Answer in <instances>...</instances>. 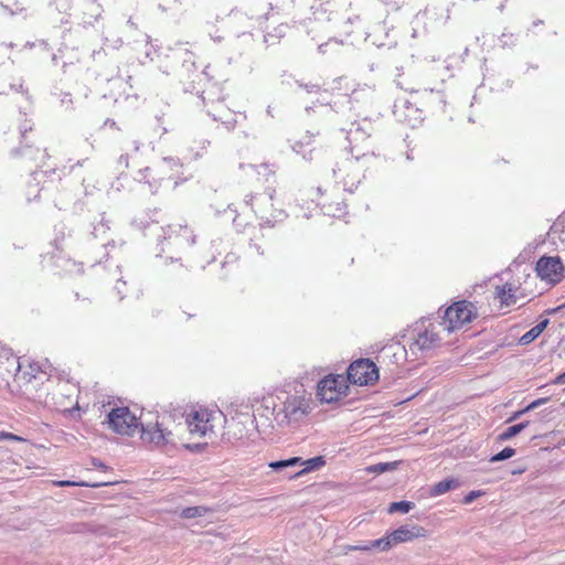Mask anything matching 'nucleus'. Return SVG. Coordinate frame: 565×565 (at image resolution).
Instances as JSON below:
<instances>
[{
	"mask_svg": "<svg viewBox=\"0 0 565 565\" xmlns=\"http://www.w3.org/2000/svg\"><path fill=\"white\" fill-rule=\"evenodd\" d=\"M107 424L115 433L128 436L134 435L141 426V439L156 446L168 444L172 436L163 420L140 424L139 418L128 407L113 408L107 416Z\"/></svg>",
	"mask_w": 565,
	"mask_h": 565,
	"instance_id": "1",
	"label": "nucleus"
},
{
	"mask_svg": "<svg viewBox=\"0 0 565 565\" xmlns=\"http://www.w3.org/2000/svg\"><path fill=\"white\" fill-rule=\"evenodd\" d=\"M278 404L274 405V418L279 426L302 422L313 409V399L303 387L294 392H282L277 396Z\"/></svg>",
	"mask_w": 565,
	"mask_h": 565,
	"instance_id": "2",
	"label": "nucleus"
},
{
	"mask_svg": "<svg viewBox=\"0 0 565 565\" xmlns=\"http://www.w3.org/2000/svg\"><path fill=\"white\" fill-rule=\"evenodd\" d=\"M225 418L221 411L195 407L186 414V425L189 433L193 437H207L216 436L215 428L224 423Z\"/></svg>",
	"mask_w": 565,
	"mask_h": 565,
	"instance_id": "3",
	"label": "nucleus"
},
{
	"mask_svg": "<svg viewBox=\"0 0 565 565\" xmlns=\"http://www.w3.org/2000/svg\"><path fill=\"white\" fill-rule=\"evenodd\" d=\"M427 531L418 525H403L390 533L388 535L379 540L371 541L369 544L353 546L352 550L370 551L380 550L387 551L398 543L409 542L415 539L426 537Z\"/></svg>",
	"mask_w": 565,
	"mask_h": 565,
	"instance_id": "4",
	"label": "nucleus"
},
{
	"mask_svg": "<svg viewBox=\"0 0 565 565\" xmlns=\"http://www.w3.org/2000/svg\"><path fill=\"white\" fill-rule=\"evenodd\" d=\"M440 329H443L440 322H431L428 319L416 322L412 330L411 350L413 352H424L439 347L441 342Z\"/></svg>",
	"mask_w": 565,
	"mask_h": 565,
	"instance_id": "5",
	"label": "nucleus"
},
{
	"mask_svg": "<svg viewBox=\"0 0 565 565\" xmlns=\"http://www.w3.org/2000/svg\"><path fill=\"white\" fill-rule=\"evenodd\" d=\"M476 308L466 300L458 301L446 309L441 323L443 330L452 332L470 323L476 317Z\"/></svg>",
	"mask_w": 565,
	"mask_h": 565,
	"instance_id": "6",
	"label": "nucleus"
},
{
	"mask_svg": "<svg viewBox=\"0 0 565 565\" xmlns=\"http://www.w3.org/2000/svg\"><path fill=\"white\" fill-rule=\"evenodd\" d=\"M361 160H365V156H363L362 158H345L342 162L338 164L337 169L332 170L333 175L335 178H339L340 181L342 182L344 190L352 192L361 182L363 169Z\"/></svg>",
	"mask_w": 565,
	"mask_h": 565,
	"instance_id": "7",
	"label": "nucleus"
},
{
	"mask_svg": "<svg viewBox=\"0 0 565 565\" xmlns=\"http://www.w3.org/2000/svg\"><path fill=\"white\" fill-rule=\"evenodd\" d=\"M348 390L349 385L343 375L330 374L318 383L317 396L323 403H332L347 396Z\"/></svg>",
	"mask_w": 565,
	"mask_h": 565,
	"instance_id": "8",
	"label": "nucleus"
},
{
	"mask_svg": "<svg viewBox=\"0 0 565 565\" xmlns=\"http://www.w3.org/2000/svg\"><path fill=\"white\" fill-rule=\"evenodd\" d=\"M347 382L356 385H372L379 380V370L369 359H360L352 362L348 369Z\"/></svg>",
	"mask_w": 565,
	"mask_h": 565,
	"instance_id": "9",
	"label": "nucleus"
},
{
	"mask_svg": "<svg viewBox=\"0 0 565 565\" xmlns=\"http://www.w3.org/2000/svg\"><path fill=\"white\" fill-rule=\"evenodd\" d=\"M250 205L255 213L267 223H276L286 217L284 210L274 206V192L252 196Z\"/></svg>",
	"mask_w": 565,
	"mask_h": 565,
	"instance_id": "10",
	"label": "nucleus"
},
{
	"mask_svg": "<svg viewBox=\"0 0 565 565\" xmlns=\"http://www.w3.org/2000/svg\"><path fill=\"white\" fill-rule=\"evenodd\" d=\"M542 280L551 285L558 282L563 276L564 267L558 257H541L535 267Z\"/></svg>",
	"mask_w": 565,
	"mask_h": 565,
	"instance_id": "11",
	"label": "nucleus"
},
{
	"mask_svg": "<svg viewBox=\"0 0 565 565\" xmlns=\"http://www.w3.org/2000/svg\"><path fill=\"white\" fill-rule=\"evenodd\" d=\"M163 239L168 245H174L177 247L190 246L195 243L192 232L182 225H169L163 230Z\"/></svg>",
	"mask_w": 565,
	"mask_h": 565,
	"instance_id": "12",
	"label": "nucleus"
},
{
	"mask_svg": "<svg viewBox=\"0 0 565 565\" xmlns=\"http://www.w3.org/2000/svg\"><path fill=\"white\" fill-rule=\"evenodd\" d=\"M515 288L511 284H504L495 289V296L500 300L502 306H512L516 302Z\"/></svg>",
	"mask_w": 565,
	"mask_h": 565,
	"instance_id": "13",
	"label": "nucleus"
},
{
	"mask_svg": "<svg viewBox=\"0 0 565 565\" xmlns=\"http://www.w3.org/2000/svg\"><path fill=\"white\" fill-rule=\"evenodd\" d=\"M324 465H326V460L322 456L313 457L308 460L301 459V462L299 463V466H302L303 468L300 471H298L297 473L290 476V478L291 479L298 478L308 472L318 470V469L322 468Z\"/></svg>",
	"mask_w": 565,
	"mask_h": 565,
	"instance_id": "14",
	"label": "nucleus"
},
{
	"mask_svg": "<svg viewBox=\"0 0 565 565\" xmlns=\"http://www.w3.org/2000/svg\"><path fill=\"white\" fill-rule=\"evenodd\" d=\"M254 422L255 418L249 415L239 416L232 425L234 437L237 439L246 437L247 434L244 433V429H246L247 426L254 427Z\"/></svg>",
	"mask_w": 565,
	"mask_h": 565,
	"instance_id": "15",
	"label": "nucleus"
},
{
	"mask_svg": "<svg viewBox=\"0 0 565 565\" xmlns=\"http://www.w3.org/2000/svg\"><path fill=\"white\" fill-rule=\"evenodd\" d=\"M548 323H550L548 319H544L541 322H539L536 326L531 328L527 332H525L520 338V343L522 345H526V344H530L531 342H533L546 329Z\"/></svg>",
	"mask_w": 565,
	"mask_h": 565,
	"instance_id": "16",
	"label": "nucleus"
},
{
	"mask_svg": "<svg viewBox=\"0 0 565 565\" xmlns=\"http://www.w3.org/2000/svg\"><path fill=\"white\" fill-rule=\"evenodd\" d=\"M458 486V481L455 479H445L434 484L430 489V495L438 497L441 495L451 489H455Z\"/></svg>",
	"mask_w": 565,
	"mask_h": 565,
	"instance_id": "17",
	"label": "nucleus"
},
{
	"mask_svg": "<svg viewBox=\"0 0 565 565\" xmlns=\"http://www.w3.org/2000/svg\"><path fill=\"white\" fill-rule=\"evenodd\" d=\"M300 462V457H291L285 460L270 461L268 463V467L271 468L274 471H282L287 468L298 467Z\"/></svg>",
	"mask_w": 565,
	"mask_h": 565,
	"instance_id": "18",
	"label": "nucleus"
},
{
	"mask_svg": "<svg viewBox=\"0 0 565 565\" xmlns=\"http://www.w3.org/2000/svg\"><path fill=\"white\" fill-rule=\"evenodd\" d=\"M311 138H312V136H306V137L303 138V140H302V139H301V140H296V141L294 142V145L291 146V147H292V150H294L295 152H297V153H301L302 158H303L305 160H309V161L313 159L312 153H313L315 149H311V150L307 153L306 151H303V147H305V146H308V145L310 143Z\"/></svg>",
	"mask_w": 565,
	"mask_h": 565,
	"instance_id": "19",
	"label": "nucleus"
},
{
	"mask_svg": "<svg viewBox=\"0 0 565 565\" xmlns=\"http://www.w3.org/2000/svg\"><path fill=\"white\" fill-rule=\"evenodd\" d=\"M397 465H398L397 461L380 462V463H376V465L369 466L365 470L369 473H377V475H380V473H384L386 471L395 470Z\"/></svg>",
	"mask_w": 565,
	"mask_h": 565,
	"instance_id": "20",
	"label": "nucleus"
},
{
	"mask_svg": "<svg viewBox=\"0 0 565 565\" xmlns=\"http://www.w3.org/2000/svg\"><path fill=\"white\" fill-rule=\"evenodd\" d=\"M67 386V384H64L62 386H60L57 388L56 392H54L52 394V397H51V401H49V398H45L44 403L47 405V404H53L54 406H56L57 408H64V409H68V404H66L63 399H62V391L63 388Z\"/></svg>",
	"mask_w": 565,
	"mask_h": 565,
	"instance_id": "21",
	"label": "nucleus"
},
{
	"mask_svg": "<svg viewBox=\"0 0 565 565\" xmlns=\"http://www.w3.org/2000/svg\"><path fill=\"white\" fill-rule=\"evenodd\" d=\"M529 422H525V423H520V424H516V425H512L510 427H508L500 436V438L502 440H508L512 437H514L515 435L520 434L526 426H527Z\"/></svg>",
	"mask_w": 565,
	"mask_h": 565,
	"instance_id": "22",
	"label": "nucleus"
},
{
	"mask_svg": "<svg viewBox=\"0 0 565 565\" xmlns=\"http://www.w3.org/2000/svg\"><path fill=\"white\" fill-rule=\"evenodd\" d=\"M207 512L205 507H190L181 512V516L185 519H194L204 515Z\"/></svg>",
	"mask_w": 565,
	"mask_h": 565,
	"instance_id": "23",
	"label": "nucleus"
},
{
	"mask_svg": "<svg viewBox=\"0 0 565 565\" xmlns=\"http://www.w3.org/2000/svg\"><path fill=\"white\" fill-rule=\"evenodd\" d=\"M413 508H414V503L413 502H409V501H398V502H393L390 505L388 512L390 513H394V512L407 513Z\"/></svg>",
	"mask_w": 565,
	"mask_h": 565,
	"instance_id": "24",
	"label": "nucleus"
},
{
	"mask_svg": "<svg viewBox=\"0 0 565 565\" xmlns=\"http://www.w3.org/2000/svg\"><path fill=\"white\" fill-rule=\"evenodd\" d=\"M514 454H515V449L507 447V448L502 449L500 452H498L497 455L492 456L490 461L491 462L502 461V460L511 458L512 456H514Z\"/></svg>",
	"mask_w": 565,
	"mask_h": 565,
	"instance_id": "25",
	"label": "nucleus"
},
{
	"mask_svg": "<svg viewBox=\"0 0 565 565\" xmlns=\"http://www.w3.org/2000/svg\"><path fill=\"white\" fill-rule=\"evenodd\" d=\"M547 401V398H540V399H536L534 402H532L523 411H520V412H516L511 418L510 420H514L516 419L521 414L525 413V412H529L531 409H534L536 407H539L540 405L544 404L545 402Z\"/></svg>",
	"mask_w": 565,
	"mask_h": 565,
	"instance_id": "26",
	"label": "nucleus"
},
{
	"mask_svg": "<svg viewBox=\"0 0 565 565\" xmlns=\"http://www.w3.org/2000/svg\"><path fill=\"white\" fill-rule=\"evenodd\" d=\"M56 484L58 487H71V486H79V487H98V486H102V484H108V482H104V483H96V484H89L87 482H74V481H68V480H62V481H57Z\"/></svg>",
	"mask_w": 565,
	"mask_h": 565,
	"instance_id": "27",
	"label": "nucleus"
},
{
	"mask_svg": "<svg viewBox=\"0 0 565 565\" xmlns=\"http://www.w3.org/2000/svg\"><path fill=\"white\" fill-rule=\"evenodd\" d=\"M180 164L178 163V161L173 160V159H168V158H164L162 160V162L159 164L158 169L160 171H166L167 169H173V168H178Z\"/></svg>",
	"mask_w": 565,
	"mask_h": 565,
	"instance_id": "28",
	"label": "nucleus"
},
{
	"mask_svg": "<svg viewBox=\"0 0 565 565\" xmlns=\"http://www.w3.org/2000/svg\"><path fill=\"white\" fill-rule=\"evenodd\" d=\"M479 495H480V492H478V491H471V492H469V493L465 497L463 502H465L466 504H469V503H471L475 499H477Z\"/></svg>",
	"mask_w": 565,
	"mask_h": 565,
	"instance_id": "29",
	"label": "nucleus"
},
{
	"mask_svg": "<svg viewBox=\"0 0 565 565\" xmlns=\"http://www.w3.org/2000/svg\"><path fill=\"white\" fill-rule=\"evenodd\" d=\"M552 383H553V384H555V385H563V384H565V372H564V373H562V374H559V375H557V376L553 380V382H552Z\"/></svg>",
	"mask_w": 565,
	"mask_h": 565,
	"instance_id": "30",
	"label": "nucleus"
},
{
	"mask_svg": "<svg viewBox=\"0 0 565 565\" xmlns=\"http://www.w3.org/2000/svg\"><path fill=\"white\" fill-rule=\"evenodd\" d=\"M3 437L6 439H9V440H22L21 437L17 436V435H13V434H10V433L3 434Z\"/></svg>",
	"mask_w": 565,
	"mask_h": 565,
	"instance_id": "31",
	"label": "nucleus"
},
{
	"mask_svg": "<svg viewBox=\"0 0 565 565\" xmlns=\"http://www.w3.org/2000/svg\"><path fill=\"white\" fill-rule=\"evenodd\" d=\"M126 282L125 281H121V280H118L116 286H115V289L117 290V292L120 295L122 292V287H125Z\"/></svg>",
	"mask_w": 565,
	"mask_h": 565,
	"instance_id": "32",
	"label": "nucleus"
},
{
	"mask_svg": "<svg viewBox=\"0 0 565 565\" xmlns=\"http://www.w3.org/2000/svg\"><path fill=\"white\" fill-rule=\"evenodd\" d=\"M92 463H93L94 467H96L98 469L106 468L105 465L100 460H98V459H93Z\"/></svg>",
	"mask_w": 565,
	"mask_h": 565,
	"instance_id": "33",
	"label": "nucleus"
},
{
	"mask_svg": "<svg viewBox=\"0 0 565 565\" xmlns=\"http://www.w3.org/2000/svg\"><path fill=\"white\" fill-rule=\"evenodd\" d=\"M145 172H146V174L143 178L147 179L148 177H150L152 170L150 168H146Z\"/></svg>",
	"mask_w": 565,
	"mask_h": 565,
	"instance_id": "34",
	"label": "nucleus"
},
{
	"mask_svg": "<svg viewBox=\"0 0 565 565\" xmlns=\"http://www.w3.org/2000/svg\"><path fill=\"white\" fill-rule=\"evenodd\" d=\"M147 182L149 183L150 191L154 192V189L157 188V184H152L149 180H147Z\"/></svg>",
	"mask_w": 565,
	"mask_h": 565,
	"instance_id": "35",
	"label": "nucleus"
},
{
	"mask_svg": "<svg viewBox=\"0 0 565 565\" xmlns=\"http://www.w3.org/2000/svg\"><path fill=\"white\" fill-rule=\"evenodd\" d=\"M134 146H135V150L138 151L139 150V142L138 141H135L134 142Z\"/></svg>",
	"mask_w": 565,
	"mask_h": 565,
	"instance_id": "36",
	"label": "nucleus"
},
{
	"mask_svg": "<svg viewBox=\"0 0 565 565\" xmlns=\"http://www.w3.org/2000/svg\"><path fill=\"white\" fill-rule=\"evenodd\" d=\"M394 349H395V345H391V347L386 348L385 350H386V351H390V352H393V351H394Z\"/></svg>",
	"mask_w": 565,
	"mask_h": 565,
	"instance_id": "37",
	"label": "nucleus"
},
{
	"mask_svg": "<svg viewBox=\"0 0 565 565\" xmlns=\"http://www.w3.org/2000/svg\"><path fill=\"white\" fill-rule=\"evenodd\" d=\"M559 308H561V307H558V308H554V309L550 310V311H548V313L556 312Z\"/></svg>",
	"mask_w": 565,
	"mask_h": 565,
	"instance_id": "38",
	"label": "nucleus"
},
{
	"mask_svg": "<svg viewBox=\"0 0 565 565\" xmlns=\"http://www.w3.org/2000/svg\"><path fill=\"white\" fill-rule=\"evenodd\" d=\"M9 13L13 15V14L18 13V11L9 10Z\"/></svg>",
	"mask_w": 565,
	"mask_h": 565,
	"instance_id": "39",
	"label": "nucleus"
},
{
	"mask_svg": "<svg viewBox=\"0 0 565 565\" xmlns=\"http://www.w3.org/2000/svg\"><path fill=\"white\" fill-rule=\"evenodd\" d=\"M120 160H125V162L127 163V158H125L124 156H120Z\"/></svg>",
	"mask_w": 565,
	"mask_h": 565,
	"instance_id": "40",
	"label": "nucleus"
},
{
	"mask_svg": "<svg viewBox=\"0 0 565 565\" xmlns=\"http://www.w3.org/2000/svg\"><path fill=\"white\" fill-rule=\"evenodd\" d=\"M128 23H129L131 26H135V23H134L131 20H129V21H128Z\"/></svg>",
	"mask_w": 565,
	"mask_h": 565,
	"instance_id": "41",
	"label": "nucleus"
},
{
	"mask_svg": "<svg viewBox=\"0 0 565 565\" xmlns=\"http://www.w3.org/2000/svg\"><path fill=\"white\" fill-rule=\"evenodd\" d=\"M319 50H320L321 52H323V45H320V46H319Z\"/></svg>",
	"mask_w": 565,
	"mask_h": 565,
	"instance_id": "42",
	"label": "nucleus"
}]
</instances>
